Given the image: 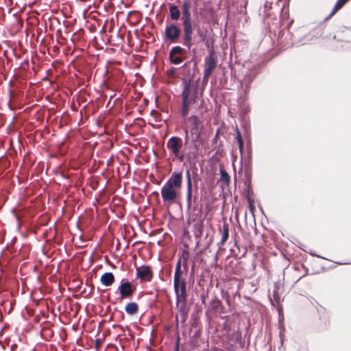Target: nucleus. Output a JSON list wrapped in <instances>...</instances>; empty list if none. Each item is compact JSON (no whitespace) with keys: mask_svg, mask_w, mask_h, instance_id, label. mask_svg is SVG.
<instances>
[{"mask_svg":"<svg viewBox=\"0 0 351 351\" xmlns=\"http://www.w3.org/2000/svg\"><path fill=\"white\" fill-rule=\"evenodd\" d=\"M217 57L213 48L208 49V55L204 59L203 82H206L217 66Z\"/></svg>","mask_w":351,"mask_h":351,"instance_id":"3","label":"nucleus"},{"mask_svg":"<svg viewBox=\"0 0 351 351\" xmlns=\"http://www.w3.org/2000/svg\"><path fill=\"white\" fill-rule=\"evenodd\" d=\"M136 278L141 282H150L153 278V272L149 266H141L136 269Z\"/></svg>","mask_w":351,"mask_h":351,"instance_id":"11","label":"nucleus"},{"mask_svg":"<svg viewBox=\"0 0 351 351\" xmlns=\"http://www.w3.org/2000/svg\"><path fill=\"white\" fill-rule=\"evenodd\" d=\"M138 309V306L136 302H129L125 306V311L128 315L135 314Z\"/></svg>","mask_w":351,"mask_h":351,"instance_id":"23","label":"nucleus"},{"mask_svg":"<svg viewBox=\"0 0 351 351\" xmlns=\"http://www.w3.org/2000/svg\"><path fill=\"white\" fill-rule=\"evenodd\" d=\"M175 158H178L180 162H184V160H187V156H186V152H184V154H180V152H178V154L177 152L176 154H172Z\"/></svg>","mask_w":351,"mask_h":351,"instance_id":"32","label":"nucleus"},{"mask_svg":"<svg viewBox=\"0 0 351 351\" xmlns=\"http://www.w3.org/2000/svg\"><path fill=\"white\" fill-rule=\"evenodd\" d=\"M195 193H197V184H195Z\"/></svg>","mask_w":351,"mask_h":351,"instance_id":"48","label":"nucleus"},{"mask_svg":"<svg viewBox=\"0 0 351 351\" xmlns=\"http://www.w3.org/2000/svg\"><path fill=\"white\" fill-rule=\"evenodd\" d=\"M192 51H193V53H195V49H193Z\"/></svg>","mask_w":351,"mask_h":351,"instance_id":"50","label":"nucleus"},{"mask_svg":"<svg viewBox=\"0 0 351 351\" xmlns=\"http://www.w3.org/2000/svg\"><path fill=\"white\" fill-rule=\"evenodd\" d=\"M343 4H346L349 0H341Z\"/></svg>","mask_w":351,"mask_h":351,"instance_id":"47","label":"nucleus"},{"mask_svg":"<svg viewBox=\"0 0 351 351\" xmlns=\"http://www.w3.org/2000/svg\"><path fill=\"white\" fill-rule=\"evenodd\" d=\"M180 11L178 7L175 4H171L169 6V15L172 21H178L180 17Z\"/></svg>","mask_w":351,"mask_h":351,"instance_id":"19","label":"nucleus"},{"mask_svg":"<svg viewBox=\"0 0 351 351\" xmlns=\"http://www.w3.org/2000/svg\"><path fill=\"white\" fill-rule=\"evenodd\" d=\"M114 280V276L112 272H106L100 278L101 283L106 287L111 286Z\"/></svg>","mask_w":351,"mask_h":351,"instance_id":"16","label":"nucleus"},{"mask_svg":"<svg viewBox=\"0 0 351 351\" xmlns=\"http://www.w3.org/2000/svg\"><path fill=\"white\" fill-rule=\"evenodd\" d=\"M189 121L191 122V136H193L198 130L199 125V119L196 115H191L189 118Z\"/></svg>","mask_w":351,"mask_h":351,"instance_id":"18","label":"nucleus"},{"mask_svg":"<svg viewBox=\"0 0 351 351\" xmlns=\"http://www.w3.org/2000/svg\"><path fill=\"white\" fill-rule=\"evenodd\" d=\"M193 210H195V206H193Z\"/></svg>","mask_w":351,"mask_h":351,"instance_id":"52","label":"nucleus"},{"mask_svg":"<svg viewBox=\"0 0 351 351\" xmlns=\"http://www.w3.org/2000/svg\"><path fill=\"white\" fill-rule=\"evenodd\" d=\"M245 185L246 186V192H247L246 199H247V201L249 204L250 208L252 209V208L253 207L254 201L250 198V193H252V187L251 186V181L250 180H247L245 182Z\"/></svg>","mask_w":351,"mask_h":351,"instance_id":"21","label":"nucleus"},{"mask_svg":"<svg viewBox=\"0 0 351 351\" xmlns=\"http://www.w3.org/2000/svg\"><path fill=\"white\" fill-rule=\"evenodd\" d=\"M192 106V105H190L187 103L182 102V110H181V115L182 118H185L189 112L190 108Z\"/></svg>","mask_w":351,"mask_h":351,"instance_id":"26","label":"nucleus"},{"mask_svg":"<svg viewBox=\"0 0 351 351\" xmlns=\"http://www.w3.org/2000/svg\"><path fill=\"white\" fill-rule=\"evenodd\" d=\"M175 73V69L174 68H172L170 71H169V75H173Z\"/></svg>","mask_w":351,"mask_h":351,"instance_id":"43","label":"nucleus"},{"mask_svg":"<svg viewBox=\"0 0 351 351\" xmlns=\"http://www.w3.org/2000/svg\"><path fill=\"white\" fill-rule=\"evenodd\" d=\"M189 270V261L182 262V271L184 276H186Z\"/></svg>","mask_w":351,"mask_h":351,"instance_id":"33","label":"nucleus"},{"mask_svg":"<svg viewBox=\"0 0 351 351\" xmlns=\"http://www.w3.org/2000/svg\"><path fill=\"white\" fill-rule=\"evenodd\" d=\"M169 60H170V62L173 64H179L182 63L183 61V59L182 57L176 56V55H173L172 56H171V55H169Z\"/></svg>","mask_w":351,"mask_h":351,"instance_id":"31","label":"nucleus"},{"mask_svg":"<svg viewBox=\"0 0 351 351\" xmlns=\"http://www.w3.org/2000/svg\"><path fill=\"white\" fill-rule=\"evenodd\" d=\"M237 143H238V145H239V151L242 154L243 148V139L237 141Z\"/></svg>","mask_w":351,"mask_h":351,"instance_id":"39","label":"nucleus"},{"mask_svg":"<svg viewBox=\"0 0 351 351\" xmlns=\"http://www.w3.org/2000/svg\"><path fill=\"white\" fill-rule=\"evenodd\" d=\"M182 261L180 260V258H178V261L176 263V268H175V271H174V276H182Z\"/></svg>","mask_w":351,"mask_h":351,"instance_id":"29","label":"nucleus"},{"mask_svg":"<svg viewBox=\"0 0 351 351\" xmlns=\"http://www.w3.org/2000/svg\"><path fill=\"white\" fill-rule=\"evenodd\" d=\"M235 138L237 141L242 140V134L238 128H236V136Z\"/></svg>","mask_w":351,"mask_h":351,"instance_id":"36","label":"nucleus"},{"mask_svg":"<svg viewBox=\"0 0 351 351\" xmlns=\"http://www.w3.org/2000/svg\"><path fill=\"white\" fill-rule=\"evenodd\" d=\"M207 297L208 294L202 293L200 295V299L202 304H206Z\"/></svg>","mask_w":351,"mask_h":351,"instance_id":"38","label":"nucleus"},{"mask_svg":"<svg viewBox=\"0 0 351 351\" xmlns=\"http://www.w3.org/2000/svg\"><path fill=\"white\" fill-rule=\"evenodd\" d=\"M181 86L182 88V102L192 106L195 104L198 99V86L194 82L193 77H184L182 80Z\"/></svg>","mask_w":351,"mask_h":351,"instance_id":"1","label":"nucleus"},{"mask_svg":"<svg viewBox=\"0 0 351 351\" xmlns=\"http://www.w3.org/2000/svg\"><path fill=\"white\" fill-rule=\"evenodd\" d=\"M179 341H180V339L178 338L177 340V342H176L175 351H179Z\"/></svg>","mask_w":351,"mask_h":351,"instance_id":"41","label":"nucleus"},{"mask_svg":"<svg viewBox=\"0 0 351 351\" xmlns=\"http://www.w3.org/2000/svg\"><path fill=\"white\" fill-rule=\"evenodd\" d=\"M220 181H221L226 186H228L230 182V177L228 172L223 168H220Z\"/></svg>","mask_w":351,"mask_h":351,"instance_id":"24","label":"nucleus"},{"mask_svg":"<svg viewBox=\"0 0 351 351\" xmlns=\"http://www.w3.org/2000/svg\"><path fill=\"white\" fill-rule=\"evenodd\" d=\"M210 304L213 308L217 309L221 304V301L217 298V296H213L210 301Z\"/></svg>","mask_w":351,"mask_h":351,"instance_id":"30","label":"nucleus"},{"mask_svg":"<svg viewBox=\"0 0 351 351\" xmlns=\"http://www.w3.org/2000/svg\"><path fill=\"white\" fill-rule=\"evenodd\" d=\"M187 298H176V304L178 311L180 315V318L182 322H185L188 317L189 308L186 302Z\"/></svg>","mask_w":351,"mask_h":351,"instance_id":"9","label":"nucleus"},{"mask_svg":"<svg viewBox=\"0 0 351 351\" xmlns=\"http://www.w3.org/2000/svg\"><path fill=\"white\" fill-rule=\"evenodd\" d=\"M193 269H194V265L192 266V269H191L192 270L191 271L192 273L193 272Z\"/></svg>","mask_w":351,"mask_h":351,"instance_id":"49","label":"nucleus"},{"mask_svg":"<svg viewBox=\"0 0 351 351\" xmlns=\"http://www.w3.org/2000/svg\"><path fill=\"white\" fill-rule=\"evenodd\" d=\"M182 184V172L174 171L171 176L164 184L173 188H180Z\"/></svg>","mask_w":351,"mask_h":351,"instance_id":"12","label":"nucleus"},{"mask_svg":"<svg viewBox=\"0 0 351 351\" xmlns=\"http://www.w3.org/2000/svg\"><path fill=\"white\" fill-rule=\"evenodd\" d=\"M161 195L165 203L173 204L178 197V193L173 187L164 184L161 189Z\"/></svg>","mask_w":351,"mask_h":351,"instance_id":"8","label":"nucleus"},{"mask_svg":"<svg viewBox=\"0 0 351 351\" xmlns=\"http://www.w3.org/2000/svg\"><path fill=\"white\" fill-rule=\"evenodd\" d=\"M16 220L18 221L19 227H20V226H21L20 225V219H19V217L17 215H16Z\"/></svg>","mask_w":351,"mask_h":351,"instance_id":"46","label":"nucleus"},{"mask_svg":"<svg viewBox=\"0 0 351 351\" xmlns=\"http://www.w3.org/2000/svg\"><path fill=\"white\" fill-rule=\"evenodd\" d=\"M189 252L187 250H180L178 253V258H180V260L183 261H189Z\"/></svg>","mask_w":351,"mask_h":351,"instance_id":"28","label":"nucleus"},{"mask_svg":"<svg viewBox=\"0 0 351 351\" xmlns=\"http://www.w3.org/2000/svg\"><path fill=\"white\" fill-rule=\"evenodd\" d=\"M136 288L128 280L123 278L117 291L119 293L121 299H125L131 298Z\"/></svg>","mask_w":351,"mask_h":351,"instance_id":"7","label":"nucleus"},{"mask_svg":"<svg viewBox=\"0 0 351 351\" xmlns=\"http://www.w3.org/2000/svg\"><path fill=\"white\" fill-rule=\"evenodd\" d=\"M190 62H185V63L182 65V67H183V68H186V67L188 66V64H190Z\"/></svg>","mask_w":351,"mask_h":351,"instance_id":"45","label":"nucleus"},{"mask_svg":"<svg viewBox=\"0 0 351 351\" xmlns=\"http://www.w3.org/2000/svg\"><path fill=\"white\" fill-rule=\"evenodd\" d=\"M189 8H190V4L189 3L186 1V0H184L183 1V3H182V12H185V11H190L189 10Z\"/></svg>","mask_w":351,"mask_h":351,"instance_id":"34","label":"nucleus"},{"mask_svg":"<svg viewBox=\"0 0 351 351\" xmlns=\"http://www.w3.org/2000/svg\"><path fill=\"white\" fill-rule=\"evenodd\" d=\"M9 91H10V94H11L12 93V90L10 89Z\"/></svg>","mask_w":351,"mask_h":351,"instance_id":"51","label":"nucleus"},{"mask_svg":"<svg viewBox=\"0 0 351 351\" xmlns=\"http://www.w3.org/2000/svg\"><path fill=\"white\" fill-rule=\"evenodd\" d=\"M102 344V340L97 338L95 340V346L97 350L99 349V348L101 346Z\"/></svg>","mask_w":351,"mask_h":351,"instance_id":"35","label":"nucleus"},{"mask_svg":"<svg viewBox=\"0 0 351 351\" xmlns=\"http://www.w3.org/2000/svg\"><path fill=\"white\" fill-rule=\"evenodd\" d=\"M184 152H186L187 160L191 161V159H194L197 156L198 146L196 144L197 139L199 136V132L196 134L195 137L192 136L191 141H190L189 130L187 127L184 128Z\"/></svg>","mask_w":351,"mask_h":351,"instance_id":"2","label":"nucleus"},{"mask_svg":"<svg viewBox=\"0 0 351 351\" xmlns=\"http://www.w3.org/2000/svg\"><path fill=\"white\" fill-rule=\"evenodd\" d=\"M280 286L277 284L274 285V289L273 291V299L275 302L278 304V311L279 314V321L280 322L281 313L282 312V306H280L281 296L279 294Z\"/></svg>","mask_w":351,"mask_h":351,"instance_id":"14","label":"nucleus"},{"mask_svg":"<svg viewBox=\"0 0 351 351\" xmlns=\"http://www.w3.org/2000/svg\"><path fill=\"white\" fill-rule=\"evenodd\" d=\"M24 66H27V67H28V66H29V61H28V60H23V61L21 63V64H20V66H19V67H24Z\"/></svg>","mask_w":351,"mask_h":351,"instance_id":"40","label":"nucleus"},{"mask_svg":"<svg viewBox=\"0 0 351 351\" xmlns=\"http://www.w3.org/2000/svg\"><path fill=\"white\" fill-rule=\"evenodd\" d=\"M196 29V33L199 39L202 41L205 42L206 46L209 48V40L207 39V29L204 28H200L199 26L194 27Z\"/></svg>","mask_w":351,"mask_h":351,"instance_id":"17","label":"nucleus"},{"mask_svg":"<svg viewBox=\"0 0 351 351\" xmlns=\"http://www.w3.org/2000/svg\"><path fill=\"white\" fill-rule=\"evenodd\" d=\"M182 146V139L176 136L170 137L167 142V148L169 151L171 155L180 152Z\"/></svg>","mask_w":351,"mask_h":351,"instance_id":"10","label":"nucleus"},{"mask_svg":"<svg viewBox=\"0 0 351 351\" xmlns=\"http://www.w3.org/2000/svg\"><path fill=\"white\" fill-rule=\"evenodd\" d=\"M197 240L196 241V244H195V247H197L199 245V243H200V239H195Z\"/></svg>","mask_w":351,"mask_h":351,"instance_id":"42","label":"nucleus"},{"mask_svg":"<svg viewBox=\"0 0 351 351\" xmlns=\"http://www.w3.org/2000/svg\"><path fill=\"white\" fill-rule=\"evenodd\" d=\"M345 4L341 0H337L330 14L326 18V20L330 19L339 10H340Z\"/></svg>","mask_w":351,"mask_h":351,"instance_id":"25","label":"nucleus"},{"mask_svg":"<svg viewBox=\"0 0 351 351\" xmlns=\"http://www.w3.org/2000/svg\"><path fill=\"white\" fill-rule=\"evenodd\" d=\"M184 51V49L182 48L181 46L177 45L174 46L171 48V49L169 51V55L172 56L173 55H180Z\"/></svg>","mask_w":351,"mask_h":351,"instance_id":"27","label":"nucleus"},{"mask_svg":"<svg viewBox=\"0 0 351 351\" xmlns=\"http://www.w3.org/2000/svg\"><path fill=\"white\" fill-rule=\"evenodd\" d=\"M182 29L177 23H171L166 25L165 38L170 43H176L181 35Z\"/></svg>","mask_w":351,"mask_h":351,"instance_id":"5","label":"nucleus"},{"mask_svg":"<svg viewBox=\"0 0 351 351\" xmlns=\"http://www.w3.org/2000/svg\"><path fill=\"white\" fill-rule=\"evenodd\" d=\"M194 27H195V24L192 26L182 27V44L189 51H191L193 45L197 43L193 36Z\"/></svg>","mask_w":351,"mask_h":351,"instance_id":"4","label":"nucleus"},{"mask_svg":"<svg viewBox=\"0 0 351 351\" xmlns=\"http://www.w3.org/2000/svg\"><path fill=\"white\" fill-rule=\"evenodd\" d=\"M186 185H187L186 204H187V210H190L192 208L193 184H192L190 171L189 170L186 171Z\"/></svg>","mask_w":351,"mask_h":351,"instance_id":"13","label":"nucleus"},{"mask_svg":"<svg viewBox=\"0 0 351 351\" xmlns=\"http://www.w3.org/2000/svg\"><path fill=\"white\" fill-rule=\"evenodd\" d=\"M229 237V226L228 223H224L222 226L221 239L220 242L218 243L219 245H223Z\"/></svg>","mask_w":351,"mask_h":351,"instance_id":"20","label":"nucleus"},{"mask_svg":"<svg viewBox=\"0 0 351 351\" xmlns=\"http://www.w3.org/2000/svg\"><path fill=\"white\" fill-rule=\"evenodd\" d=\"M204 230V223L198 220L193 225V232L195 239H201Z\"/></svg>","mask_w":351,"mask_h":351,"instance_id":"15","label":"nucleus"},{"mask_svg":"<svg viewBox=\"0 0 351 351\" xmlns=\"http://www.w3.org/2000/svg\"><path fill=\"white\" fill-rule=\"evenodd\" d=\"M197 197L196 195V194H195L193 196V199L192 201H193L195 203L197 201Z\"/></svg>","mask_w":351,"mask_h":351,"instance_id":"44","label":"nucleus"},{"mask_svg":"<svg viewBox=\"0 0 351 351\" xmlns=\"http://www.w3.org/2000/svg\"><path fill=\"white\" fill-rule=\"evenodd\" d=\"M219 129H218L217 130V132L214 136V138L212 139V144H216L217 142V139H218V137H219Z\"/></svg>","mask_w":351,"mask_h":351,"instance_id":"37","label":"nucleus"},{"mask_svg":"<svg viewBox=\"0 0 351 351\" xmlns=\"http://www.w3.org/2000/svg\"><path fill=\"white\" fill-rule=\"evenodd\" d=\"M173 290L176 298H187L186 276H173Z\"/></svg>","mask_w":351,"mask_h":351,"instance_id":"6","label":"nucleus"},{"mask_svg":"<svg viewBox=\"0 0 351 351\" xmlns=\"http://www.w3.org/2000/svg\"><path fill=\"white\" fill-rule=\"evenodd\" d=\"M182 27H185L187 25H189V26L194 25L192 23L191 15L190 11L182 12Z\"/></svg>","mask_w":351,"mask_h":351,"instance_id":"22","label":"nucleus"}]
</instances>
